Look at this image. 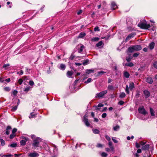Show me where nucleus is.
<instances>
[{
	"label": "nucleus",
	"mask_w": 157,
	"mask_h": 157,
	"mask_svg": "<svg viewBox=\"0 0 157 157\" xmlns=\"http://www.w3.org/2000/svg\"><path fill=\"white\" fill-rule=\"evenodd\" d=\"M142 48L140 45H133L128 48V52L129 53H132L135 51H139L141 50Z\"/></svg>",
	"instance_id": "nucleus-1"
},
{
	"label": "nucleus",
	"mask_w": 157,
	"mask_h": 157,
	"mask_svg": "<svg viewBox=\"0 0 157 157\" xmlns=\"http://www.w3.org/2000/svg\"><path fill=\"white\" fill-rule=\"evenodd\" d=\"M138 27L140 28L143 29H148L151 27L149 24H148L145 20H144L143 21H140L138 24Z\"/></svg>",
	"instance_id": "nucleus-2"
},
{
	"label": "nucleus",
	"mask_w": 157,
	"mask_h": 157,
	"mask_svg": "<svg viewBox=\"0 0 157 157\" xmlns=\"http://www.w3.org/2000/svg\"><path fill=\"white\" fill-rule=\"evenodd\" d=\"M42 141V140L39 137H36L33 140L32 145L33 147L36 148L39 147V143Z\"/></svg>",
	"instance_id": "nucleus-3"
},
{
	"label": "nucleus",
	"mask_w": 157,
	"mask_h": 157,
	"mask_svg": "<svg viewBox=\"0 0 157 157\" xmlns=\"http://www.w3.org/2000/svg\"><path fill=\"white\" fill-rule=\"evenodd\" d=\"M134 88V83L133 82H130L129 84V87L127 85L126 86L125 90L126 93L128 94H129V88L130 90H132Z\"/></svg>",
	"instance_id": "nucleus-4"
},
{
	"label": "nucleus",
	"mask_w": 157,
	"mask_h": 157,
	"mask_svg": "<svg viewBox=\"0 0 157 157\" xmlns=\"http://www.w3.org/2000/svg\"><path fill=\"white\" fill-rule=\"evenodd\" d=\"M107 92V90H104L102 91H101L98 93L96 95V98H100L101 97H102L105 94H106Z\"/></svg>",
	"instance_id": "nucleus-5"
},
{
	"label": "nucleus",
	"mask_w": 157,
	"mask_h": 157,
	"mask_svg": "<svg viewBox=\"0 0 157 157\" xmlns=\"http://www.w3.org/2000/svg\"><path fill=\"white\" fill-rule=\"evenodd\" d=\"M138 111L140 113L144 115H145L147 113V112L144 108L143 106L142 107H139L138 109Z\"/></svg>",
	"instance_id": "nucleus-6"
},
{
	"label": "nucleus",
	"mask_w": 157,
	"mask_h": 157,
	"mask_svg": "<svg viewBox=\"0 0 157 157\" xmlns=\"http://www.w3.org/2000/svg\"><path fill=\"white\" fill-rule=\"evenodd\" d=\"M87 117L86 115H85L83 117V121L87 126L89 127L90 125V124L88 121V119L87 118Z\"/></svg>",
	"instance_id": "nucleus-7"
},
{
	"label": "nucleus",
	"mask_w": 157,
	"mask_h": 157,
	"mask_svg": "<svg viewBox=\"0 0 157 157\" xmlns=\"http://www.w3.org/2000/svg\"><path fill=\"white\" fill-rule=\"evenodd\" d=\"M28 155L29 157H36L39 156V154L36 152L29 153Z\"/></svg>",
	"instance_id": "nucleus-8"
},
{
	"label": "nucleus",
	"mask_w": 157,
	"mask_h": 157,
	"mask_svg": "<svg viewBox=\"0 0 157 157\" xmlns=\"http://www.w3.org/2000/svg\"><path fill=\"white\" fill-rule=\"evenodd\" d=\"M136 35L135 33H132L128 35L126 37L125 41L127 42L130 39Z\"/></svg>",
	"instance_id": "nucleus-9"
},
{
	"label": "nucleus",
	"mask_w": 157,
	"mask_h": 157,
	"mask_svg": "<svg viewBox=\"0 0 157 157\" xmlns=\"http://www.w3.org/2000/svg\"><path fill=\"white\" fill-rule=\"evenodd\" d=\"M143 93L145 98H147L149 97L150 93L148 90H144Z\"/></svg>",
	"instance_id": "nucleus-10"
},
{
	"label": "nucleus",
	"mask_w": 157,
	"mask_h": 157,
	"mask_svg": "<svg viewBox=\"0 0 157 157\" xmlns=\"http://www.w3.org/2000/svg\"><path fill=\"white\" fill-rule=\"evenodd\" d=\"M28 140V138L24 137L23 138V140H22L21 141V144L23 145H25V144L26 142Z\"/></svg>",
	"instance_id": "nucleus-11"
},
{
	"label": "nucleus",
	"mask_w": 157,
	"mask_h": 157,
	"mask_svg": "<svg viewBox=\"0 0 157 157\" xmlns=\"http://www.w3.org/2000/svg\"><path fill=\"white\" fill-rule=\"evenodd\" d=\"M146 82L149 84H152L153 82L152 78L151 77H147L146 78Z\"/></svg>",
	"instance_id": "nucleus-12"
},
{
	"label": "nucleus",
	"mask_w": 157,
	"mask_h": 157,
	"mask_svg": "<svg viewBox=\"0 0 157 157\" xmlns=\"http://www.w3.org/2000/svg\"><path fill=\"white\" fill-rule=\"evenodd\" d=\"M111 7L113 10H115L118 8L116 4L113 2L111 3Z\"/></svg>",
	"instance_id": "nucleus-13"
},
{
	"label": "nucleus",
	"mask_w": 157,
	"mask_h": 157,
	"mask_svg": "<svg viewBox=\"0 0 157 157\" xmlns=\"http://www.w3.org/2000/svg\"><path fill=\"white\" fill-rule=\"evenodd\" d=\"M108 144L109 147L112 151H113L114 149V147L113 145V144L111 141L109 142Z\"/></svg>",
	"instance_id": "nucleus-14"
},
{
	"label": "nucleus",
	"mask_w": 157,
	"mask_h": 157,
	"mask_svg": "<svg viewBox=\"0 0 157 157\" xmlns=\"http://www.w3.org/2000/svg\"><path fill=\"white\" fill-rule=\"evenodd\" d=\"M155 45V43L153 42H152L149 45V47L150 48V50L153 49L154 48Z\"/></svg>",
	"instance_id": "nucleus-15"
},
{
	"label": "nucleus",
	"mask_w": 157,
	"mask_h": 157,
	"mask_svg": "<svg viewBox=\"0 0 157 157\" xmlns=\"http://www.w3.org/2000/svg\"><path fill=\"white\" fill-rule=\"evenodd\" d=\"M124 76L126 78H128L130 76L129 74L126 71H124Z\"/></svg>",
	"instance_id": "nucleus-16"
},
{
	"label": "nucleus",
	"mask_w": 157,
	"mask_h": 157,
	"mask_svg": "<svg viewBox=\"0 0 157 157\" xmlns=\"http://www.w3.org/2000/svg\"><path fill=\"white\" fill-rule=\"evenodd\" d=\"M149 144H146L142 147V149L143 150H148L149 149Z\"/></svg>",
	"instance_id": "nucleus-17"
},
{
	"label": "nucleus",
	"mask_w": 157,
	"mask_h": 157,
	"mask_svg": "<svg viewBox=\"0 0 157 157\" xmlns=\"http://www.w3.org/2000/svg\"><path fill=\"white\" fill-rule=\"evenodd\" d=\"M11 126H8L7 127L6 129V134L7 135H8L10 133V130L11 129Z\"/></svg>",
	"instance_id": "nucleus-18"
},
{
	"label": "nucleus",
	"mask_w": 157,
	"mask_h": 157,
	"mask_svg": "<svg viewBox=\"0 0 157 157\" xmlns=\"http://www.w3.org/2000/svg\"><path fill=\"white\" fill-rule=\"evenodd\" d=\"M94 69H87L86 70V73L87 74H89L91 73H94Z\"/></svg>",
	"instance_id": "nucleus-19"
},
{
	"label": "nucleus",
	"mask_w": 157,
	"mask_h": 157,
	"mask_svg": "<svg viewBox=\"0 0 157 157\" xmlns=\"http://www.w3.org/2000/svg\"><path fill=\"white\" fill-rule=\"evenodd\" d=\"M86 35V34L84 33H81L78 36V38H82Z\"/></svg>",
	"instance_id": "nucleus-20"
},
{
	"label": "nucleus",
	"mask_w": 157,
	"mask_h": 157,
	"mask_svg": "<svg viewBox=\"0 0 157 157\" xmlns=\"http://www.w3.org/2000/svg\"><path fill=\"white\" fill-rule=\"evenodd\" d=\"M85 47L84 45H82L81 46L79 49H78V52L79 53H81L83 50V49Z\"/></svg>",
	"instance_id": "nucleus-21"
},
{
	"label": "nucleus",
	"mask_w": 157,
	"mask_h": 157,
	"mask_svg": "<svg viewBox=\"0 0 157 157\" xmlns=\"http://www.w3.org/2000/svg\"><path fill=\"white\" fill-rule=\"evenodd\" d=\"M73 73L72 71H68L67 73V75L68 77H71L73 75Z\"/></svg>",
	"instance_id": "nucleus-22"
},
{
	"label": "nucleus",
	"mask_w": 157,
	"mask_h": 157,
	"mask_svg": "<svg viewBox=\"0 0 157 157\" xmlns=\"http://www.w3.org/2000/svg\"><path fill=\"white\" fill-rule=\"evenodd\" d=\"M125 65L128 67H132L134 66V64L132 62H129L125 63Z\"/></svg>",
	"instance_id": "nucleus-23"
},
{
	"label": "nucleus",
	"mask_w": 157,
	"mask_h": 157,
	"mask_svg": "<svg viewBox=\"0 0 157 157\" xmlns=\"http://www.w3.org/2000/svg\"><path fill=\"white\" fill-rule=\"evenodd\" d=\"M89 62V60L88 59L84 60L82 63V64L84 65H86L88 64Z\"/></svg>",
	"instance_id": "nucleus-24"
},
{
	"label": "nucleus",
	"mask_w": 157,
	"mask_h": 157,
	"mask_svg": "<svg viewBox=\"0 0 157 157\" xmlns=\"http://www.w3.org/2000/svg\"><path fill=\"white\" fill-rule=\"evenodd\" d=\"M36 115L34 113H31L29 116V118H32L35 117Z\"/></svg>",
	"instance_id": "nucleus-25"
},
{
	"label": "nucleus",
	"mask_w": 157,
	"mask_h": 157,
	"mask_svg": "<svg viewBox=\"0 0 157 157\" xmlns=\"http://www.w3.org/2000/svg\"><path fill=\"white\" fill-rule=\"evenodd\" d=\"M151 114V116H155L154 110L151 108H150Z\"/></svg>",
	"instance_id": "nucleus-26"
},
{
	"label": "nucleus",
	"mask_w": 157,
	"mask_h": 157,
	"mask_svg": "<svg viewBox=\"0 0 157 157\" xmlns=\"http://www.w3.org/2000/svg\"><path fill=\"white\" fill-rule=\"evenodd\" d=\"M66 68V66L65 64H61L60 65V69L62 70H64Z\"/></svg>",
	"instance_id": "nucleus-27"
},
{
	"label": "nucleus",
	"mask_w": 157,
	"mask_h": 157,
	"mask_svg": "<svg viewBox=\"0 0 157 157\" xmlns=\"http://www.w3.org/2000/svg\"><path fill=\"white\" fill-rule=\"evenodd\" d=\"M126 96L125 93L124 92H122L119 95V97L121 98H123L125 97Z\"/></svg>",
	"instance_id": "nucleus-28"
},
{
	"label": "nucleus",
	"mask_w": 157,
	"mask_h": 157,
	"mask_svg": "<svg viewBox=\"0 0 157 157\" xmlns=\"http://www.w3.org/2000/svg\"><path fill=\"white\" fill-rule=\"evenodd\" d=\"M93 132L95 134H99L100 132L99 131L96 129H94L93 130Z\"/></svg>",
	"instance_id": "nucleus-29"
},
{
	"label": "nucleus",
	"mask_w": 157,
	"mask_h": 157,
	"mask_svg": "<svg viewBox=\"0 0 157 157\" xmlns=\"http://www.w3.org/2000/svg\"><path fill=\"white\" fill-rule=\"evenodd\" d=\"M103 44V42L102 41H100L96 44V46L98 47H100Z\"/></svg>",
	"instance_id": "nucleus-30"
},
{
	"label": "nucleus",
	"mask_w": 157,
	"mask_h": 157,
	"mask_svg": "<svg viewBox=\"0 0 157 157\" xmlns=\"http://www.w3.org/2000/svg\"><path fill=\"white\" fill-rule=\"evenodd\" d=\"M153 66L154 67L157 69V61H154L153 63Z\"/></svg>",
	"instance_id": "nucleus-31"
},
{
	"label": "nucleus",
	"mask_w": 157,
	"mask_h": 157,
	"mask_svg": "<svg viewBox=\"0 0 157 157\" xmlns=\"http://www.w3.org/2000/svg\"><path fill=\"white\" fill-rule=\"evenodd\" d=\"M106 72H105L104 71H99L98 73V75H103Z\"/></svg>",
	"instance_id": "nucleus-32"
},
{
	"label": "nucleus",
	"mask_w": 157,
	"mask_h": 157,
	"mask_svg": "<svg viewBox=\"0 0 157 157\" xmlns=\"http://www.w3.org/2000/svg\"><path fill=\"white\" fill-rule=\"evenodd\" d=\"M10 66V64L8 63L6 64H5L3 65V67L5 68V69L6 70L8 68V67Z\"/></svg>",
	"instance_id": "nucleus-33"
},
{
	"label": "nucleus",
	"mask_w": 157,
	"mask_h": 157,
	"mask_svg": "<svg viewBox=\"0 0 157 157\" xmlns=\"http://www.w3.org/2000/svg\"><path fill=\"white\" fill-rule=\"evenodd\" d=\"M99 38L98 37H94L91 39V40L94 41H98Z\"/></svg>",
	"instance_id": "nucleus-34"
},
{
	"label": "nucleus",
	"mask_w": 157,
	"mask_h": 157,
	"mask_svg": "<svg viewBox=\"0 0 157 157\" xmlns=\"http://www.w3.org/2000/svg\"><path fill=\"white\" fill-rule=\"evenodd\" d=\"M4 90L6 91L9 92L10 90V89L9 87H6L4 88Z\"/></svg>",
	"instance_id": "nucleus-35"
},
{
	"label": "nucleus",
	"mask_w": 157,
	"mask_h": 157,
	"mask_svg": "<svg viewBox=\"0 0 157 157\" xmlns=\"http://www.w3.org/2000/svg\"><path fill=\"white\" fill-rule=\"evenodd\" d=\"M17 144L16 143H13L11 144L10 145H9V146H10V147H17Z\"/></svg>",
	"instance_id": "nucleus-36"
},
{
	"label": "nucleus",
	"mask_w": 157,
	"mask_h": 157,
	"mask_svg": "<svg viewBox=\"0 0 157 157\" xmlns=\"http://www.w3.org/2000/svg\"><path fill=\"white\" fill-rule=\"evenodd\" d=\"M107 154L105 152H103L101 154V155L102 157H106L107 156Z\"/></svg>",
	"instance_id": "nucleus-37"
},
{
	"label": "nucleus",
	"mask_w": 157,
	"mask_h": 157,
	"mask_svg": "<svg viewBox=\"0 0 157 157\" xmlns=\"http://www.w3.org/2000/svg\"><path fill=\"white\" fill-rule=\"evenodd\" d=\"M108 89L110 90H113L114 89V87L112 85H109L108 86Z\"/></svg>",
	"instance_id": "nucleus-38"
},
{
	"label": "nucleus",
	"mask_w": 157,
	"mask_h": 157,
	"mask_svg": "<svg viewBox=\"0 0 157 157\" xmlns=\"http://www.w3.org/2000/svg\"><path fill=\"white\" fill-rule=\"evenodd\" d=\"M92 81V79L91 78H88L87 80L85 82V83L87 84L90 82Z\"/></svg>",
	"instance_id": "nucleus-39"
},
{
	"label": "nucleus",
	"mask_w": 157,
	"mask_h": 157,
	"mask_svg": "<svg viewBox=\"0 0 157 157\" xmlns=\"http://www.w3.org/2000/svg\"><path fill=\"white\" fill-rule=\"evenodd\" d=\"M140 55V53L138 52H136L134 53L133 55L134 57H136Z\"/></svg>",
	"instance_id": "nucleus-40"
},
{
	"label": "nucleus",
	"mask_w": 157,
	"mask_h": 157,
	"mask_svg": "<svg viewBox=\"0 0 157 157\" xmlns=\"http://www.w3.org/2000/svg\"><path fill=\"white\" fill-rule=\"evenodd\" d=\"M16 136V134L12 133V134L10 135V139L13 138Z\"/></svg>",
	"instance_id": "nucleus-41"
},
{
	"label": "nucleus",
	"mask_w": 157,
	"mask_h": 157,
	"mask_svg": "<svg viewBox=\"0 0 157 157\" xmlns=\"http://www.w3.org/2000/svg\"><path fill=\"white\" fill-rule=\"evenodd\" d=\"M0 142L2 145L3 146L5 144V141L3 139H0Z\"/></svg>",
	"instance_id": "nucleus-42"
},
{
	"label": "nucleus",
	"mask_w": 157,
	"mask_h": 157,
	"mask_svg": "<svg viewBox=\"0 0 157 157\" xmlns=\"http://www.w3.org/2000/svg\"><path fill=\"white\" fill-rule=\"evenodd\" d=\"M120 128V127L118 125H117L113 127V129L114 131H117Z\"/></svg>",
	"instance_id": "nucleus-43"
},
{
	"label": "nucleus",
	"mask_w": 157,
	"mask_h": 157,
	"mask_svg": "<svg viewBox=\"0 0 157 157\" xmlns=\"http://www.w3.org/2000/svg\"><path fill=\"white\" fill-rule=\"evenodd\" d=\"M105 138L107 140L109 141V142L111 141H110L111 140L109 136H108V135H105Z\"/></svg>",
	"instance_id": "nucleus-44"
},
{
	"label": "nucleus",
	"mask_w": 157,
	"mask_h": 157,
	"mask_svg": "<svg viewBox=\"0 0 157 157\" xmlns=\"http://www.w3.org/2000/svg\"><path fill=\"white\" fill-rule=\"evenodd\" d=\"M132 58L131 57H127L126 58V60L127 62H129L131 60Z\"/></svg>",
	"instance_id": "nucleus-45"
},
{
	"label": "nucleus",
	"mask_w": 157,
	"mask_h": 157,
	"mask_svg": "<svg viewBox=\"0 0 157 157\" xmlns=\"http://www.w3.org/2000/svg\"><path fill=\"white\" fill-rule=\"evenodd\" d=\"M23 82V80L22 79L20 78L18 80V82L19 85H21V84Z\"/></svg>",
	"instance_id": "nucleus-46"
},
{
	"label": "nucleus",
	"mask_w": 157,
	"mask_h": 157,
	"mask_svg": "<svg viewBox=\"0 0 157 157\" xmlns=\"http://www.w3.org/2000/svg\"><path fill=\"white\" fill-rule=\"evenodd\" d=\"M94 31H99L100 30V29H99V28L98 26H96L95 27L94 29Z\"/></svg>",
	"instance_id": "nucleus-47"
},
{
	"label": "nucleus",
	"mask_w": 157,
	"mask_h": 157,
	"mask_svg": "<svg viewBox=\"0 0 157 157\" xmlns=\"http://www.w3.org/2000/svg\"><path fill=\"white\" fill-rule=\"evenodd\" d=\"M17 106H14L12 108V109H11V111H14L17 109Z\"/></svg>",
	"instance_id": "nucleus-48"
},
{
	"label": "nucleus",
	"mask_w": 157,
	"mask_h": 157,
	"mask_svg": "<svg viewBox=\"0 0 157 157\" xmlns=\"http://www.w3.org/2000/svg\"><path fill=\"white\" fill-rule=\"evenodd\" d=\"M12 93L14 96H16L17 93V91L16 90H14L12 91Z\"/></svg>",
	"instance_id": "nucleus-49"
},
{
	"label": "nucleus",
	"mask_w": 157,
	"mask_h": 157,
	"mask_svg": "<svg viewBox=\"0 0 157 157\" xmlns=\"http://www.w3.org/2000/svg\"><path fill=\"white\" fill-rule=\"evenodd\" d=\"M75 56L73 54H72L69 58V59L71 60H73L74 58H75Z\"/></svg>",
	"instance_id": "nucleus-50"
},
{
	"label": "nucleus",
	"mask_w": 157,
	"mask_h": 157,
	"mask_svg": "<svg viewBox=\"0 0 157 157\" xmlns=\"http://www.w3.org/2000/svg\"><path fill=\"white\" fill-rule=\"evenodd\" d=\"M30 90L29 87H26L24 88V91H28Z\"/></svg>",
	"instance_id": "nucleus-51"
},
{
	"label": "nucleus",
	"mask_w": 157,
	"mask_h": 157,
	"mask_svg": "<svg viewBox=\"0 0 157 157\" xmlns=\"http://www.w3.org/2000/svg\"><path fill=\"white\" fill-rule=\"evenodd\" d=\"M102 145L100 143H98L97 144L96 147H102Z\"/></svg>",
	"instance_id": "nucleus-52"
},
{
	"label": "nucleus",
	"mask_w": 157,
	"mask_h": 157,
	"mask_svg": "<svg viewBox=\"0 0 157 157\" xmlns=\"http://www.w3.org/2000/svg\"><path fill=\"white\" fill-rule=\"evenodd\" d=\"M17 74L20 75H22L23 74V71L22 70H21L20 71L17 72Z\"/></svg>",
	"instance_id": "nucleus-53"
},
{
	"label": "nucleus",
	"mask_w": 157,
	"mask_h": 157,
	"mask_svg": "<svg viewBox=\"0 0 157 157\" xmlns=\"http://www.w3.org/2000/svg\"><path fill=\"white\" fill-rule=\"evenodd\" d=\"M29 84L30 86H33L34 85V83L33 81L31 80L29 82Z\"/></svg>",
	"instance_id": "nucleus-54"
},
{
	"label": "nucleus",
	"mask_w": 157,
	"mask_h": 157,
	"mask_svg": "<svg viewBox=\"0 0 157 157\" xmlns=\"http://www.w3.org/2000/svg\"><path fill=\"white\" fill-rule=\"evenodd\" d=\"M136 146L137 148H139L140 147V145L137 142H136Z\"/></svg>",
	"instance_id": "nucleus-55"
},
{
	"label": "nucleus",
	"mask_w": 157,
	"mask_h": 157,
	"mask_svg": "<svg viewBox=\"0 0 157 157\" xmlns=\"http://www.w3.org/2000/svg\"><path fill=\"white\" fill-rule=\"evenodd\" d=\"M17 129L16 128H14L13 129L12 132V133L15 134V132L17 131Z\"/></svg>",
	"instance_id": "nucleus-56"
},
{
	"label": "nucleus",
	"mask_w": 157,
	"mask_h": 157,
	"mask_svg": "<svg viewBox=\"0 0 157 157\" xmlns=\"http://www.w3.org/2000/svg\"><path fill=\"white\" fill-rule=\"evenodd\" d=\"M124 103V102L122 101H119L118 102V104H119L120 105H123Z\"/></svg>",
	"instance_id": "nucleus-57"
},
{
	"label": "nucleus",
	"mask_w": 157,
	"mask_h": 157,
	"mask_svg": "<svg viewBox=\"0 0 157 157\" xmlns=\"http://www.w3.org/2000/svg\"><path fill=\"white\" fill-rule=\"evenodd\" d=\"M82 12V10H80L77 13V14L78 15H79L81 14Z\"/></svg>",
	"instance_id": "nucleus-58"
},
{
	"label": "nucleus",
	"mask_w": 157,
	"mask_h": 157,
	"mask_svg": "<svg viewBox=\"0 0 157 157\" xmlns=\"http://www.w3.org/2000/svg\"><path fill=\"white\" fill-rule=\"evenodd\" d=\"M106 116H107L106 113H104L102 115L101 117L102 118H105L106 117Z\"/></svg>",
	"instance_id": "nucleus-59"
},
{
	"label": "nucleus",
	"mask_w": 157,
	"mask_h": 157,
	"mask_svg": "<svg viewBox=\"0 0 157 157\" xmlns=\"http://www.w3.org/2000/svg\"><path fill=\"white\" fill-rule=\"evenodd\" d=\"M104 106V104L102 103H99L98 105V107H103Z\"/></svg>",
	"instance_id": "nucleus-60"
},
{
	"label": "nucleus",
	"mask_w": 157,
	"mask_h": 157,
	"mask_svg": "<svg viewBox=\"0 0 157 157\" xmlns=\"http://www.w3.org/2000/svg\"><path fill=\"white\" fill-rule=\"evenodd\" d=\"M146 143V142H143L142 141H141L140 142V144L141 145H142V146H143Z\"/></svg>",
	"instance_id": "nucleus-61"
},
{
	"label": "nucleus",
	"mask_w": 157,
	"mask_h": 157,
	"mask_svg": "<svg viewBox=\"0 0 157 157\" xmlns=\"http://www.w3.org/2000/svg\"><path fill=\"white\" fill-rule=\"evenodd\" d=\"M112 140L115 143H116L117 142V140L114 139L113 137L112 138Z\"/></svg>",
	"instance_id": "nucleus-62"
},
{
	"label": "nucleus",
	"mask_w": 157,
	"mask_h": 157,
	"mask_svg": "<svg viewBox=\"0 0 157 157\" xmlns=\"http://www.w3.org/2000/svg\"><path fill=\"white\" fill-rule=\"evenodd\" d=\"M137 152L138 153H141V149H138L137 151Z\"/></svg>",
	"instance_id": "nucleus-63"
},
{
	"label": "nucleus",
	"mask_w": 157,
	"mask_h": 157,
	"mask_svg": "<svg viewBox=\"0 0 157 157\" xmlns=\"http://www.w3.org/2000/svg\"><path fill=\"white\" fill-rule=\"evenodd\" d=\"M13 156V155L10 154V155H5V157H11Z\"/></svg>",
	"instance_id": "nucleus-64"
}]
</instances>
